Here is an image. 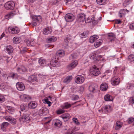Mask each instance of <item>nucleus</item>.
Here are the masks:
<instances>
[{"label": "nucleus", "instance_id": "4468645a", "mask_svg": "<svg viewBox=\"0 0 134 134\" xmlns=\"http://www.w3.org/2000/svg\"><path fill=\"white\" fill-rule=\"evenodd\" d=\"M86 15L83 14H80L77 16V20L79 22H83L85 19Z\"/></svg>", "mask_w": 134, "mask_h": 134}, {"label": "nucleus", "instance_id": "6ab92c4d", "mask_svg": "<svg viewBox=\"0 0 134 134\" xmlns=\"http://www.w3.org/2000/svg\"><path fill=\"white\" fill-rule=\"evenodd\" d=\"M9 123L7 122H4L2 123L1 126V128L3 131H5L6 128L9 125Z\"/></svg>", "mask_w": 134, "mask_h": 134}, {"label": "nucleus", "instance_id": "412c9836", "mask_svg": "<svg viewBox=\"0 0 134 134\" xmlns=\"http://www.w3.org/2000/svg\"><path fill=\"white\" fill-rule=\"evenodd\" d=\"M115 38V35L112 33L110 34L108 36V39L112 42L114 41Z\"/></svg>", "mask_w": 134, "mask_h": 134}, {"label": "nucleus", "instance_id": "8fccbe9b", "mask_svg": "<svg viewBox=\"0 0 134 134\" xmlns=\"http://www.w3.org/2000/svg\"><path fill=\"white\" fill-rule=\"evenodd\" d=\"M134 87V84L132 83H129L127 84V88L132 89Z\"/></svg>", "mask_w": 134, "mask_h": 134}, {"label": "nucleus", "instance_id": "774afa93", "mask_svg": "<svg viewBox=\"0 0 134 134\" xmlns=\"http://www.w3.org/2000/svg\"><path fill=\"white\" fill-rule=\"evenodd\" d=\"M6 51V53L10 55H11V54L13 53V51Z\"/></svg>", "mask_w": 134, "mask_h": 134}, {"label": "nucleus", "instance_id": "37998d69", "mask_svg": "<svg viewBox=\"0 0 134 134\" xmlns=\"http://www.w3.org/2000/svg\"><path fill=\"white\" fill-rule=\"evenodd\" d=\"M128 60L130 62L134 61V55L132 54L130 55L128 57Z\"/></svg>", "mask_w": 134, "mask_h": 134}, {"label": "nucleus", "instance_id": "e2e57ef3", "mask_svg": "<svg viewBox=\"0 0 134 134\" xmlns=\"http://www.w3.org/2000/svg\"><path fill=\"white\" fill-rule=\"evenodd\" d=\"M128 122L129 124H131L134 121V118H130L129 119Z\"/></svg>", "mask_w": 134, "mask_h": 134}, {"label": "nucleus", "instance_id": "6e6d98bb", "mask_svg": "<svg viewBox=\"0 0 134 134\" xmlns=\"http://www.w3.org/2000/svg\"><path fill=\"white\" fill-rule=\"evenodd\" d=\"M6 49L7 50H13V48L11 45H9L6 47Z\"/></svg>", "mask_w": 134, "mask_h": 134}, {"label": "nucleus", "instance_id": "0e129e2a", "mask_svg": "<svg viewBox=\"0 0 134 134\" xmlns=\"http://www.w3.org/2000/svg\"><path fill=\"white\" fill-rule=\"evenodd\" d=\"M130 29L134 30V23H132L130 25Z\"/></svg>", "mask_w": 134, "mask_h": 134}, {"label": "nucleus", "instance_id": "bb28decb", "mask_svg": "<svg viewBox=\"0 0 134 134\" xmlns=\"http://www.w3.org/2000/svg\"><path fill=\"white\" fill-rule=\"evenodd\" d=\"M20 108L22 111H26L28 109V107L25 104H22L20 106Z\"/></svg>", "mask_w": 134, "mask_h": 134}, {"label": "nucleus", "instance_id": "72a5a7b5", "mask_svg": "<svg viewBox=\"0 0 134 134\" xmlns=\"http://www.w3.org/2000/svg\"><path fill=\"white\" fill-rule=\"evenodd\" d=\"M33 20L36 22H38L40 20H41V16H34L33 18Z\"/></svg>", "mask_w": 134, "mask_h": 134}, {"label": "nucleus", "instance_id": "39448f33", "mask_svg": "<svg viewBox=\"0 0 134 134\" xmlns=\"http://www.w3.org/2000/svg\"><path fill=\"white\" fill-rule=\"evenodd\" d=\"M120 82L119 78L118 76H114L111 79V84L114 86L118 85Z\"/></svg>", "mask_w": 134, "mask_h": 134}, {"label": "nucleus", "instance_id": "338daca9", "mask_svg": "<svg viewBox=\"0 0 134 134\" xmlns=\"http://www.w3.org/2000/svg\"><path fill=\"white\" fill-rule=\"evenodd\" d=\"M79 97L77 95H76L73 98V99L74 100H77L78 99Z\"/></svg>", "mask_w": 134, "mask_h": 134}, {"label": "nucleus", "instance_id": "f3484780", "mask_svg": "<svg viewBox=\"0 0 134 134\" xmlns=\"http://www.w3.org/2000/svg\"><path fill=\"white\" fill-rule=\"evenodd\" d=\"M57 40L56 37L52 36L47 38L46 39V41L48 43H50L54 42Z\"/></svg>", "mask_w": 134, "mask_h": 134}, {"label": "nucleus", "instance_id": "69168bd1", "mask_svg": "<svg viewBox=\"0 0 134 134\" xmlns=\"http://www.w3.org/2000/svg\"><path fill=\"white\" fill-rule=\"evenodd\" d=\"M37 22L35 21H33L32 22V25L33 26H36L37 25Z\"/></svg>", "mask_w": 134, "mask_h": 134}, {"label": "nucleus", "instance_id": "bf43d9fd", "mask_svg": "<svg viewBox=\"0 0 134 134\" xmlns=\"http://www.w3.org/2000/svg\"><path fill=\"white\" fill-rule=\"evenodd\" d=\"M97 3L100 5H102L104 2V0H96Z\"/></svg>", "mask_w": 134, "mask_h": 134}, {"label": "nucleus", "instance_id": "0eeeda50", "mask_svg": "<svg viewBox=\"0 0 134 134\" xmlns=\"http://www.w3.org/2000/svg\"><path fill=\"white\" fill-rule=\"evenodd\" d=\"M101 110L102 113H107L110 112L112 110L111 106L109 105H105L102 108Z\"/></svg>", "mask_w": 134, "mask_h": 134}, {"label": "nucleus", "instance_id": "a878e982", "mask_svg": "<svg viewBox=\"0 0 134 134\" xmlns=\"http://www.w3.org/2000/svg\"><path fill=\"white\" fill-rule=\"evenodd\" d=\"M98 38V37L97 35H94L91 36L90 38V43H93Z\"/></svg>", "mask_w": 134, "mask_h": 134}, {"label": "nucleus", "instance_id": "f8f14e48", "mask_svg": "<svg viewBox=\"0 0 134 134\" xmlns=\"http://www.w3.org/2000/svg\"><path fill=\"white\" fill-rule=\"evenodd\" d=\"M78 64V61L77 60H75L70 64L67 66V68L69 70H71L72 69L75 68Z\"/></svg>", "mask_w": 134, "mask_h": 134}, {"label": "nucleus", "instance_id": "c9c22d12", "mask_svg": "<svg viewBox=\"0 0 134 134\" xmlns=\"http://www.w3.org/2000/svg\"><path fill=\"white\" fill-rule=\"evenodd\" d=\"M14 43L16 44L19 43L20 41V38L19 37H14L13 39Z\"/></svg>", "mask_w": 134, "mask_h": 134}, {"label": "nucleus", "instance_id": "aec40b11", "mask_svg": "<svg viewBox=\"0 0 134 134\" xmlns=\"http://www.w3.org/2000/svg\"><path fill=\"white\" fill-rule=\"evenodd\" d=\"M53 123L54 125L56 126L60 127L62 125V122L59 120L57 119L54 120Z\"/></svg>", "mask_w": 134, "mask_h": 134}, {"label": "nucleus", "instance_id": "f257e3e1", "mask_svg": "<svg viewBox=\"0 0 134 134\" xmlns=\"http://www.w3.org/2000/svg\"><path fill=\"white\" fill-rule=\"evenodd\" d=\"M71 39L72 36L71 35H69L67 36L66 38L64 40V42L63 45V47L67 48L72 46Z\"/></svg>", "mask_w": 134, "mask_h": 134}, {"label": "nucleus", "instance_id": "423d86ee", "mask_svg": "<svg viewBox=\"0 0 134 134\" xmlns=\"http://www.w3.org/2000/svg\"><path fill=\"white\" fill-rule=\"evenodd\" d=\"M84 77L81 75H78L75 78V81L77 84L82 83L84 81Z\"/></svg>", "mask_w": 134, "mask_h": 134}, {"label": "nucleus", "instance_id": "603ef678", "mask_svg": "<svg viewBox=\"0 0 134 134\" xmlns=\"http://www.w3.org/2000/svg\"><path fill=\"white\" fill-rule=\"evenodd\" d=\"M95 88L92 85H90L89 87V90L90 91L92 92H94V91L95 90Z\"/></svg>", "mask_w": 134, "mask_h": 134}, {"label": "nucleus", "instance_id": "5701e85b", "mask_svg": "<svg viewBox=\"0 0 134 134\" xmlns=\"http://www.w3.org/2000/svg\"><path fill=\"white\" fill-rule=\"evenodd\" d=\"M52 32L51 29L48 27H47L44 29L43 30V34L45 35H48L51 33Z\"/></svg>", "mask_w": 134, "mask_h": 134}, {"label": "nucleus", "instance_id": "a19ab883", "mask_svg": "<svg viewBox=\"0 0 134 134\" xmlns=\"http://www.w3.org/2000/svg\"><path fill=\"white\" fill-rule=\"evenodd\" d=\"M60 51H58L56 53L57 55L59 56L60 57L64 56V55L65 52L64 51H62V52H59Z\"/></svg>", "mask_w": 134, "mask_h": 134}, {"label": "nucleus", "instance_id": "2eb2a0df", "mask_svg": "<svg viewBox=\"0 0 134 134\" xmlns=\"http://www.w3.org/2000/svg\"><path fill=\"white\" fill-rule=\"evenodd\" d=\"M61 117L65 121H68L70 118V114L68 113L64 114L62 115Z\"/></svg>", "mask_w": 134, "mask_h": 134}, {"label": "nucleus", "instance_id": "7c9ffc66", "mask_svg": "<svg viewBox=\"0 0 134 134\" xmlns=\"http://www.w3.org/2000/svg\"><path fill=\"white\" fill-rule=\"evenodd\" d=\"M91 19L93 25H95L98 23V20H97V18L95 17L94 15H93L92 16V18Z\"/></svg>", "mask_w": 134, "mask_h": 134}, {"label": "nucleus", "instance_id": "de8ad7c7", "mask_svg": "<svg viewBox=\"0 0 134 134\" xmlns=\"http://www.w3.org/2000/svg\"><path fill=\"white\" fill-rule=\"evenodd\" d=\"M6 83H2L0 85V89L2 90H3L6 87Z\"/></svg>", "mask_w": 134, "mask_h": 134}, {"label": "nucleus", "instance_id": "9d476101", "mask_svg": "<svg viewBox=\"0 0 134 134\" xmlns=\"http://www.w3.org/2000/svg\"><path fill=\"white\" fill-rule=\"evenodd\" d=\"M50 64L51 65L54 67H58L60 65L59 62L56 60L55 58H54L53 59H52L50 62Z\"/></svg>", "mask_w": 134, "mask_h": 134}, {"label": "nucleus", "instance_id": "864d4df0", "mask_svg": "<svg viewBox=\"0 0 134 134\" xmlns=\"http://www.w3.org/2000/svg\"><path fill=\"white\" fill-rule=\"evenodd\" d=\"M74 131H75L73 129V128H71L68 130L67 133L68 134H72Z\"/></svg>", "mask_w": 134, "mask_h": 134}, {"label": "nucleus", "instance_id": "a211bd4d", "mask_svg": "<svg viewBox=\"0 0 134 134\" xmlns=\"http://www.w3.org/2000/svg\"><path fill=\"white\" fill-rule=\"evenodd\" d=\"M27 69L25 67L23 66H21L20 67L18 68L17 71L20 73L25 72L26 71Z\"/></svg>", "mask_w": 134, "mask_h": 134}, {"label": "nucleus", "instance_id": "dca6fc26", "mask_svg": "<svg viewBox=\"0 0 134 134\" xmlns=\"http://www.w3.org/2000/svg\"><path fill=\"white\" fill-rule=\"evenodd\" d=\"M37 106V103L34 102H30L28 105L29 108L31 109H35L36 107Z\"/></svg>", "mask_w": 134, "mask_h": 134}, {"label": "nucleus", "instance_id": "6e6552de", "mask_svg": "<svg viewBox=\"0 0 134 134\" xmlns=\"http://www.w3.org/2000/svg\"><path fill=\"white\" fill-rule=\"evenodd\" d=\"M48 109L45 107H43L39 110V113L41 116H44L49 113Z\"/></svg>", "mask_w": 134, "mask_h": 134}, {"label": "nucleus", "instance_id": "4c0bfd02", "mask_svg": "<svg viewBox=\"0 0 134 134\" xmlns=\"http://www.w3.org/2000/svg\"><path fill=\"white\" fill-rule=\"evenodd\" d=\"M2 59L6 61L7 64L10 60L9 57H8L6 56H3L2 57Z\"/></svg>", "mask_w": 134, "mask_h": 134}, {"label": "nucleus", "instance_id": "f03ea898", "mask_svg": "<svg viewBox=\"0 0 134 134\" xmlns=\"http://www.w3.org/2000/svg\"><path fill=\"white\" fill-rule=\"evenodd\" d=\"M90 72L91 74L95 76H98L100 73L99 69L96 65L92 67V69H90Z\"/></svg>", "mask_w": 134, "mask_h": 134}, {"label": "nucleus", "instance_id": "a18cd8bd", "mask_svg": "<svg viewBox=\"0 0 134 134\" xmlns=\"http://www.w3.org/2000/svg\"><path fill=\"white\" fill-rule=\"evenodd\" d=\"M25 41L27 46H30V45L33 46V41L31 42L28 40H26Z\"/></svg>", "mask_w": 134, "mask_h": 134}, {"label": "nucleus", "instance_id": "3c124183", "mask_svg": "<svg viewBox=\"0 0 134 134\" xmlns=\"http://www.w3.org/2000/svg\"><path fill=\"white\" fill-rule=\"evenodd\" d=\"M12 117L9 116H7L4 117V118L7 120L10 121L12 120Z\"/></svg>", "mask_w": 134, "mask_h": 134}, {"label": "nucleus", "instance_id": "9b49d317", "mask_svg": "<svg viewBox=\"0 0 134 134\" xmlns=\"http://www.w3.org/2000/svg\"><path fill=\"white\" fill-rule=\"evenodd\" d=\"M65 18L67 21L71 22L74 20V17L72 14H68L65 15Z\"/></svg>", "mask_w": 134, "mask_h": 134}, {"label": "nucleus", "instance_id": "1a4fd4ad", "mask_svg": "<svg viewBox=\"0 0 134 134\" xmlns=\"http://www.w3.org/2000/svg\"><path fill=\"white\" fill-rule=\"evenodd\" d=\"M8 30L12 34H16L19 31V29L17 27H9Z\"/></svg>", "mask_w": 134, "mask_h": 134}, {"label": "nucleus", "instance_id": "09e8293b", "mask_svg": "<svg viewBox=\"0 0 134 134\" xmlns=\"http://www.w3.org/2000/svg\"><path fill=\"white\" fill-rule=\"evenodd\" d=\"M127 11L129 12V11L127 10V9L125 10L124 9H121L119 12V13L120 14L125 15L126 14V12Z\"/></svg>", "mask_w": 134, "mask_h": 134}, {"label": "nucleus", "instance_id": "473e14b6", "mask_svg": "<svg viewBox=\"0 0 134 134\" xmlns=\"http://www.w3.org/2000/svg\"><path fill=\"white\" fill-rule=\"evenodd\" d=\"M15 15L14 12H11L9 14L5 16V18L7 19H9L13 16Z\"/></svg>", "mask_w": 134, "mask_h": 134}, {"label": "nucleus", "instance_id": "c03bdc74", "mask_svg": "<svg viewBox=\"0 0 134 134\" xmlns=\"http://www.w3.org/2000/svg\"><path fill=\"white\" fill-rule=\"evenodd\" d=\"M71 107V105L70 104L68 103H65V105L63 106L62 108L63 109H68Z\"/></svg>", "mask_w": 134, "mask_h": 134}, {"label": "nucleus", "instance_id": "2f4dec72", "mask_svg": "<svg viewBox=\"0 0 134 134\" xmlns=\"http://www.w3.org/2000/svg\"><path fill=\"white\" fill-rule=\"evenodd\" d=\"M72 79V77L71 76H68L64 80V82L65 83H69Z\"/></svg>", "mask_w": 134, "mask_h": 134}, {"label": "nucleus", "instance_id": "79ce46f5", "mask_svg": "<svg viewBox=\"0 0 134 134\" xmlns=\"http://www.w3.org/2000/svg\"><path fill=\"white\" fill-rule=\"evenodd\" d=\"M89 34L88 31H85L84 32L81 34V37L82 38H84L87 36Z\"/></svg>", "mask_w": 134, "mask_h": 134}, {"label": "nucleus", "instance_id": "c85d7f7f", "mask_svg": "<svg viewBox=\"0 0 134 134\" xmlns=\"http://www.w3.org/2000/svg\"><path fill=\"white\" fill-rule=\"evenodd\" d=\"M36 80V77L35 75H32L29 77L28 81L30 82H32Z\"/></svg>", "mask_w": 134, "mask_h": 134}, {"label": "nucleus", "instance_id": "cd10ccee", "mask_svg": "<svg viewBox=\"0 0 134 134\" xmlns=\"http://www.w3.org/2000/svg\"><path fill=\"white\" fill-rule=\"evenodd\" d=\"M20 97L24 101H26L27 100L30 99V97L26 94H23L21 95Z\"/></svg>", "mask_w": 134, "mask_h": 134}, {"label": "nucleus", "instance_id": "ddd939ff", "mask_svg": "<svg viewBox=\"0 0 134 134\" xmlns=\"http://www.w3.org/2000/svg\"><path fill=\"white\" fill-rule=\"evenodd\" d=\"M16 87L17 89L20 91H23L25 88L24 84L21 82H18L16 85Z\"/></svg>", "mask_w": 134, "mask_h": 134}, {"label": "nucleus", "instance_id": "ea45409f", "mask_svg": "<svg viewBox=\"0 0 134 134\" xmlns=\"http://www.w3.org/2000/svg\"><path fill=\"white\" fill-rule=\"evenodd\" d=\"M97 55L95 53H92L90 56L91 59L93 60H97L96 59Z\"/></svg>", "mask_w": 134, "mask_h": 134}, {"label": "nucleus", "instance_id": "680f3d73", "mask_svg": "<svg viewBox=\"0 0 134 134\" xmlns=\"http://www.w3.org/2000/svg\"><path fill=\"white\" fill-rule=\"evenodd\" d=\"M10 122L13 124H14L16 123V120L14 118H12V120Z\"/></svg>", "mask_w": 134, "mask_h": 134}, {"label": "nucleus", "instance_id": "20e7f679", "mask_svg": "<svg viewBox=\"0 0 134 134\" xmlns=\"http://www.w3.org/2000/svg\"><path fill=\"white\" fill-rule=\"evenodd\" d=\"M20 120L23 122H29L30 120L29 115L27 114H24L20 118Z\"/></svg>", "mask_w": 134, "mask_h": 134}, {"label": "nucleus", "instance_id": "58836bf2", "mask_svg": "<svg viewBox=\"0 0 134 134\" xmlns=\"http://www.w3.org/2000/svg\"><path fill=\"white\" fill-rule=\"evenodd\" d=\"M131 2V0H125L123 4V6L126 7Z\"/></svg>", "mask_w": 134, "mask_h": 134}, {"label": "nucleus", "instance_id": "4d7b16f0", "mask_svg": "<svg viewBox=\"0 0 134 134\" xmlns=\"http://www.w3.org/2000/svg\"><path fill=\"white\" fill-rule=\"evenodd\" d=\"M79 91L81 93H82L83 92L84 90V88L82 86H80L79 88Z\"/></svg>", "mask_w": 134, "mask_h": 134}, {"label": "nucleus", "instance_id": "f704fd0d", "mask_svg": "<svg viewBox=\"0 0 134 134\" xmlns=\"http://www.w3.org/2000/svg\"><path fill=\"white\" fill-rule=\"evenodd\" d=\"M102 40H97L94 43V45L96 48L99 47L101 44Z\"/></svg>", "mask_w": 134, "mask_h": 134}, {"label": "nucleus", "instance_id": "b1692460", "mask_svg": "<svg viewBox=\"0 0 134 134\" xmlns=\"http://www.w3.org/2000/svg\"><path fill=\"white\" fill-rule=\"evenodd\" d=\"M122 123L120 121H117L116 123V126L115 127V129L117 130L121 127L122 126Z\"/></svg>", "mask_w": 134, "mask_h": 134}, {"label": "nucleus", "instance_id": "e433bc0d", "mask_svg": "<svg viewBox=\"0 0 134 134\" xmlns=\"http://www.w3.org/2000/svg\"><path fill=\"white\" fill-rule=\"evenodd\" d=\"M7 111L9 113L11 114H13L14 113L15 109L13 107H9L8 108Z\"/></svg>", "mask_w": 134, "mask_h": 134}, {"label": "nucleus", "instance_id": "393cba45", "mask_svg": "<svg viewBox=\"0 0 134 134\" xmlns=\"http://www.w3.org/2000/svg\"><path fill=\"white\" fill-rule=\"evenodd\" d=\"M100 90L103 91H105L107 90L108 88V86L105 83H103L100 86Z\"/></svg>", "mask_w": 134, "mask_h": 134}, {"label": "nucleus", "instance_id": "5fc2aeb1", "mask_svg": "<svg viewBox=\"0 0 134 134\" xmlns=\"http://www.w3.org/2000/svg\"><path fill=\"white\" fill-rule=\"evenodd\" d=\"M5 100L4 97L3 96L0 95V102H4Z\"/></svg>", "mask_w": 134, "mask_h": 134}, {"label": "nucleus", "instance_id": "13d9d810", "mask_svg": "<svg viewBox=\"0 0 134 134\" xmlns=\"http://www.w3.org/2000/svg\"><path fill=\"white\" fill-rule=\"evenodd\" d=\"M64 110L63 109H60L59 110L57 111V114H60L63 113L64 112Z\"/></svg>", "mask_w": 134, "mask_h": 134}, {"label": "nucleus", "instance_id": "052dcab7", "mask_svg": "<svg viewBox=\"0 0 134 134\" xmlns=\"http://www.w3.org/2000/svg\"><path fill=\"white\" fill-rule=\"evenodd\" d=\"M129 102L130 104H133L134 103V97L130 98L129 99Z\"/></svg>", "mask_w": 134, "mask_h": 134}, {"label": "nucleus", "instance_id": "7ed1b4c3", "mask_svg": "<svg viewBox=\"0 0 134 134\" xmlns=\"http://www.w3.org/2000/svg\"><path fill=\"white\" fill-rule=\"evenodd\" d=\"M15 4L13 2L10 1L7 2L4 5V7L7 10H13L15 7Z\"/></svg>", "mask_w": 134, "mask_h": 134}, {"label": "nucleus", "instance_id": "4be33fe9", "mask_svg": "<svg viewBox=\"0 0 134 134\" xmlns=\"http://www.w3.org/2000/svg\"><path fill=\"white\" fill-rule=\"evenodd\" d=\"M104 98V100L106 101H112L113 100L112 97L109 94H107L105 95Z\"/></svg>", "mask_w": 134, "mask_h": 134}, {"label": "nucleus", "instance_id": "49530a36", "mask_svg": "<svg viewBox=\"0 0 134 134\" xmlns=\"http://www.w3.org/2000/svg\"><path fill=\"white\" fill-rule=\"evenodd\" d=\"M72 120L73 122L74 123H75L76 125H80V122L78 121V120L77 118H73Z\"/></svg>", "mask_w": 134, "mask_h": 134}, {"label": "nucleus", "instance_id": "c756f323", "mask_svg": "<svg viewBox=\"0 0 134 134\" xmlns=\"http://www.w3.org/2000/svg\"><path fill=\"white\" fill-rule=\"evenodd\" d=\"M46 60L42 58H41L39 59L38 63L40 66H44L46 63Z\"/></svg>", "mask_w": 134, "mask_h": 134}]
</instances>
